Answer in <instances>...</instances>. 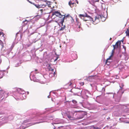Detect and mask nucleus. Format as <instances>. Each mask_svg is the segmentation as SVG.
<instances>
[{
	"instance_id": "1",
	"label": "nucleus",
	"mask_w": 129,
	"mask_h": 129,
	"mask_svg": "<svg viewBox=\"0 0 129 129\" xmlns=\"http://www.w3.org/2000/svg\"><path fill=\"white\" fill-rule=\"evenodd\" d=\"M36 120H38L39 121V122H35L33 124L39 123L46 121H47V119H46V117H43L42 115L38 117H36L34 118L33 119H31L25 120L24 121L23 123L25 124L27 122L34 121Z\"/></svg>"
},
{
	"instance_id": "2",
	"label": "nucleus",
	"mask_w": 129,
	"mask_h": 129,
	"mask_svg": "<svg viewBox=\"0 0 129 129\" xmlns=\"http://www.w3.org/2000/svg\"><path fill=\"white\" fill-rule=\"evenodd\" d=\"M16 93L15 96L22 100L25 99L26 98L25 91L21 88L17 89Z\"/></svg>"
},
{
	"instance_id": "3",
	"label": "nucleus",
	"mask_w": 129,
	"mask_h": 129,
	"mask_svg": "<svg viewBox=\"0 0 129 129\" xmlns=\"http://www.w3.org/2000/svg\"><path fill=\"white\" fill-rule=\"evenodd\" d=\"M62 115H66L69 119H73L74 114L73 112H67L62 110Z\"/></svg>"
},
{
	"instance_id": "4",
	"label": "nucleus",
	"mask_w": 129,
	"mask_h": 129,
	"mask_svg": "<svg viewBox=\"0 0 129 129\" xmlns=\"http://www.w3.org/2000/svg\"><path fill=\"white\" fill-rule=\"evenodd\" d=\"M119 85L120 88L117 92V95L119 99L124 92V91H122V89L124 85L123 83L121 82L119 84Z\"/></svg>"
},
{
	"instance_id": "5",
	"label": "nucleus",
	"mask_w": 129,
	"mask_h": 129,
	"mask_svg": "<svg viewBox=\"0 0 129 129\" xmlns=\"http://www.w3.org/2000/svg\"><path fill=\"white\" fill-rule=\"evenodd\" d=\"M79 17L81 19H84L85 17H87V19H84V20L86 21L87 20L92 21L93 23L94 22L93 18L89 16L87 14H86L85 15L82 14H80L79 15Z\"/></svg>"
},
{
	"instance_id": "6",
	"label": "nucleus",
	"mask_w": 129,
	"mask_h": 129,
	"mask_svg": "<svg viewBox=\"0 0 129 129\" xmlns=\"http://www.w3.org/2000/svg\"><path fill=\"white\" fill-rule=\"evenodd\" d=\"M83 92L84 93L86 96L88 97H90V96L91 95L90 92L88 90H81V89H80V91L77 93V95L80 96L81 94V93Z\"/></svg>"
},
{
	"instance_id": "7",
	"label": "nucleus",
	"mask_w": 129,
	"mask_h": 129,
	"mask_svg": "<svg viewBox=\"0 0 129 129\" xmlns=\"http://www.w3.org/2000/svg\"><path fill=\"white\" fill-rule=\"evenodd\" d=\"M68 17V16L66 17L64 16L62 19H61V21L59 22V25L61 26V28L59 30V31H62L64 30L65 27V25H63V23L64 22V19L65 18H66Z\"/></svg>"
},
{
	"instance_id": "8",
	"label": "nucleus",
	"mask_w": 129,
	"mask_h": 129,
	"mask_svg": "<svg viewBox=\"0 0 129 129\" xmlns=\"http://www.w3.org/2000/svg\"><path fill=\"white\" fill-rule=\"evenodd\" d=\"M8 93L3 90L0 91V100H2L4 98H6L8 96Z\"/></svg>"
},
{
	"instance_id": "9",
	"label": "nucleus",
	"mask_w": 129,
	"mask_h": 129,
	"mask_svg": "<svg viewBox=\"0 0 129 129\" xmlns=\"http://www.w3.org/2000/svg\"><path fill=\"white\" fill-rule=\"evenodd\" d=\"M55 15L56 17H58L60 18L62 17L63 16L58 11H55L53 13L52 15V18L54 19L55 17H54V16Z\"/></svg>"
},
{
	"instance_id": "10",
	"label": "nucleus",
	"mask_w": 129,
	"mask_h": 129,
	"mask_svg": "<svg viewBox=\"0 0 129 129\" xmlns=\"http://www.w3.org/2000/svg\"><path fill=\"white\" fill-rule=\"evenodd\" d=\"M30 77L31 80H33L34 81L39 82L41 83H44L43 82H40V80L39 79H37L36 77H35L34 76H32L31 74L30 75Z\"/></svg>"
},
{
	"instance_id": "11",
	"label": "nucleus",
	"mask_w": 129,
	"mask_h": 129,
	"mask_svg": "<svg viewBox=\"0 0 129 129\" xmlns=\"http://www.w3.org/2000/svg\"><path fill=\"white\" fill-rule=\"evenodd\" d=\"M44 3L41 4L42 8H44L46 6H49L50 5V2L47 1H44Z\"/></svg>"
},
{
	"instance_id": "12",
	"label": "nucleus",
	"mask_w": 129,
	"mask_h": 129,
	"mask_svg": "<svg viewBox=\"0 0 129 129\" xmlns=\"http://www.w3.org/2000/svg\"><path fill=\"white\" fill-rule=\"evenodd\" d=\"M62 120L58 119H56L54 120L53 122L52 123V124L53 125L54 124H57L59 123H62Z\"/></svg>"
},
{
	"instance_id": "13",
	"label": "nucleus",
	"mask_w": 129,
	"mask_h": 129,
	"mask_svg": "<svg viewBox=\"0 0 129 129\" xmlns=\"http://www.w3.org/2000/svg\"><path fill=\"white\" fill-rule=\"evenodd\" d=\"M13 116L12 115H10L8 117L5 118L4 119L6 121V122H7V121H9L12 120H13Z\"/></svg>"
},
{
	"instance_id": "14",
	"label": "nucleus",
	"mask_w": 129,
	"mask_h": 129,
	"mask_svg": "<svg viewBox=\"0 0 129 129\" xmlns=\"http://www.w3.org/2000/svg\"><path fill=\"white\" fill-rule=\"evenodd\" d=\"M114 52L113 51V50H112V53H111V55L106 60V63H107V62H110L111 61V58L113 56V55Z\"/></svg>"
},
{
	"instance_id": "15",
	"label": "nucleus",
	"mask_w": 129,
	"mask_h": 129,
	"mask_svg": "<svg viewBox=\"0 0 129 129\" xmlns=\"http://www.w3.org/2000/svg\"><path fill=\"white\" fill-rule=\"evenodd\" d=\"M103 17L105 18V17L104 16H103L102 15H98L96 16L95 17V20H98V21H97V22H96V23L94 22V23H93L94 24H95L97 23V22H98L99 21V18H102Z\"/></svg>"
},
{
	"instance_id": "16",
	"label": "nucleus",
	"mask_w": 129,
	"mask_h": 129,
	"mask_svg": "<svg viewBox=\"0 0 129 129\" xmlns=\"http://www.w3.org/2000/svg\"><path fill=\"white\" fill-rule=\"evenodd\" d=\"M29 125L28 126H23V125H22L20 126V129H24L25 128L28 127L29 126L31 125L32 124L31 123L29 124Z\"/></svg>"
},
{
	"instance_id": "17",
	"label": "nucleus",
	"mask_w": 129,
	"mask_h": 129,
	"mask_svg": "<svg viewBox=\"0 0 129 129\" xmlns=\"http://www.w3.org/2000/svg\"><path fill=\"white\" fill-rule=\"evenodd\" d=\"M120 43H121L120 41H117L115 45H114V46H115V47H116V48H118L119 45H120Z\"/></svg>"
},
{
	"instance_id": "18",
	"label": "nucleus",
	"mask_w": 129,
	"mask_h": 129,
	"mask_svg": "<svg viewBox=\"0 0 129 129\" xmlns=\"http://www.w3.org/2000/svg\"><path fill=\"white\" fill-rule=\"evenodd\" d=\"M69 4L71 7H72L75 5L76 4L74 2H73L72 1H70L69 2Z\"/></svg>"
},
{
	"instance_id": "19",
	"label": "nucleus",
	"mask_w": 129,
	"mask_h": 129,
	"mask_svg": "<svg viewBox=\"0 0 129 129\" xmlns=\"http://www.w3.org/2000/svg\"><path fill=\"white\" fill-rule=\"evenodd\" d=\"M55 72H53L52 73H50L49 74V76L50 77H54L55 76Z\"/></svg>"
},
{
	"instance_id": "20",
	"label": "nucleus",
	"mask_w": 129,
	"mask_h": 129,
	"mask_svg": "<svg viewBox=\"0 0 129 129\" xmlns=\"http://www.w3.org/2000/svg\"><path fill=\"white\" fill-rule=\"evenodd\" d=\"M35 6L37 8H42V6L41 4L40 5H39L38 4L37 5H35Z\"/></svg>"
},
{
	"instance_id": "21",
	"label": "nucleus",
	"mask_w": 129,
	"mask_h": 129,
	"mask_svg": "<svg viewBox=\"0 0 129 129\" xmlns=\"http://www.w3.org/2000/svg\"><path fill=\"white\" fill-rule=\"evenodd\" d=\"M48 69L49 71H53V69L51 67V65L49 64V66L48 67Z\"/></svg>"
},
{
	"instance_id": "22",
	"label": "nucleus",
	"mask_w": 129,
	"mask_h": 129,
	"mask_svg": "<svg viewBox=\"0 0 129 129\" xmlns=\"http://www.w3.org/2000/svg\"><path fill=\"white\" fill-rule=\"evenodd\" d=\"M46 117V119H47H47H49L50 120H52L53 118L52 117V116H49V117Z\"/></svg>"
},
{
	"instance_id": "23",
	"label": "nucleus",
	"mask_w": 129,
	"mask_h": 129,
	"mask_svg": "<svg viewBox=\"0 0 129 129\" xmlns=\"http://www.w3.org/2000/svg\"><path fill=\"white\" fill-rule=\"evenodd\" d=\"M54 127L53 128V129H56V126H55V125H54ZM62 126L58 127H57V129H62Z\"/></svg>"
},
{
	"instance_id": "24",
	"label": "nucleus",
	"mask_w": 129,
	"mask_h": 129,
	"mask_svg": "<svg viewBox=\"0 0 129 129\" xmlns=\"http://www.w3.org/2000/svg\"><path fill=\"white\" fill-rule=\"evenodd\" d=\"M4 76L3 73L1 71L0 72V79L2 78Z\"/></svg>"
},
{
	"instance_id": "25",
	"label": "nucleus",
	"mask_w": 129,
	"mask_h": 129,
	"mask_svg": "<svg viewBox=\"0 0 129 129\" xmlns=\"http://www.w3.org/2000/svg\"><path fill=\"white\" fill-rule=\"evenodd\" d=\"M28 22V21L26 20H25V21H23V23H24L25 24H26Z\"/></svg>"
},
{
	"instance_id": "26",
	"label": "nucleus",
	"mask_w": 129,
	"mask_h": 129,
	"mask_svg": "<svg viewBox=\"0 0 129 129\" xmlns=\"http://www.w3.org/2000/svg\"><path fill=\"white\" fill-rule=\"evenodd\" d=\"M72 102L73 103L75 104H76L77 103L76 101L75 100H73L72 101Z\"/></svg>"
},
{
	"instance_id": "27",
	"label": "nucleus",
	"mask_w": 129,
	"mask_h": 129,
	"mask_svg": "<svg viewBox=\"0 0 129 129\" xmlns=\"http://www.w3.org/2000/svg\"><path fill=\"white\" fill-rule=\"evenodd\" d=\"M105 91V88L104 87H103L102 88V92H104Z\"/></svg>"
},
{
	"instance_id": "28",
	"label": "nucleus",
	"mask_w": 129,
	"mask_h": 129,
	"mask_svg": "<svg viewBox=\"0 0 129 129\" xmlns=\"http://www.w3.org/2000/svg\"><path fill=\"white\" fill-rule=\"evenodd\" d=\"M83 116H83V114H82V116L81 117H78V118L79 119H82V118H83Z\"/></svg>"
},
{
	"instance_id": "29",
	"label": "nucleus",
	"mask_w": 129,
	"mask_h": 129,
	"mask_svg": "<svg viewBox=\"0 0 129 129\" xmlns=\"http://www.w3.org/2000/svg\"><path fill=\"white\" fill-rule=\"evenodd\" d=\"M113 49L112 50H113V51L114 52L115 49L117 48L115 47V46H114V45H113Z\"/></svg>"
},
{
	"instance_id": "30",
	"label": "nucleus",
	"mask_w": 129,
	"mask_h": 129,
	"mask_svg": "<svg viewBox=\"0 0 129 129\" xmlns=\"http://www.w3.org/2000/svg\"><path fill=\"white\" fill-rule=\"evenodd\" d=\"M93 3H95L96 2H99V0H92Z\"/></svg>"
},
{
	"instance_id": "31",
	"label": "nucleus",
	"mask_w": 129,
	"mask_h": 129,
	"mask_svg": "<svg viewBox=\"0 0 129 129\" xmlns=\"http://www.w3.org/2000/svg\"><path fill=\"white\" fill-rule=\"evenodd\" d=\"M20 63H18L17 64H16L15 66L16 67H17L19 66L20 65Z\"/></svg>"
},
{
	"instance_id": "32",
	"label": "nucleus",
	"mask_w": 129,
	"mask_h": 129,
	"mask_svg": "<svg viewBox=\"0 0 129 129\" xmlns=\"http://www.w3.org/2000/svg\"><path fill=\"white\" fill-rule=\"evenodd\" d=\"M44 25H40V26L39 27H38L37 28V29L41 27H42L44 26Z\"/></svg>"
},
{
	"instance_id": "33",
	"label": "nucleus",
	"mask_w": 129,
	"mask_h": 129,
	"mask_svg": "<svg viewBox=\"0 0 129 129\" xmlns=\"http://www.w3.org/2000/svg\"><path fill=\"white\" fill-rule=\"evenodd\" d=\"M2 35L3 36L4 35V34L3 33H1L0 32V36Z\"/></svg>"
},
{
	"instance_id": "34",
	"label": "nucleus",
	"mask_w": 129,
	"mask_h": 129,
	"mask_svg": "<svg viewBox=\"0 0 129 129\" xmlns=\"http://www.w3.org/2000/svg\"><path fill=\"white\" fill-rule=\"evenodd\" d=\"M80 84L81 85H83L84 84V82H82L81 83H80Z\"/></svg>"
},
{
	"instance_id": "35",
	"label": "nucleus",
	"mask_w": 129,
	"mask_h": 129,
	"mask_svg": "<svg viewBox=\"0 0 129 129\" xmlns=\"http://www.w3.org/2000/svg\"><path fill=\"white\" fill-rule=\"evenodd\" d=\"M37 71V70H35V72H34V73H37V72H36V71Z\"/></svg>"
},
{
	"instance_id": "36",
	"label": "nucleus",
	"mask_w": 129,
	"mask_h": 129,
	"mask_svg": "<svg viewBox=\"0 0 129 129\" xmlns=\"http://www.w3.org/2000/svg\"><path fill=\"white\" fill-rule=\"evenodd\" d=\"M71 84H72V83H71V82H70V83H69V86H71Z\"/></svg>"
},
{
	"instance_id": "37",
	"label": "nucleus",
	"mask_w": 129,
	"mask_h": 129,
	"mask_svg": "<svg viewBox=\"0 0 129 129\" xmlns=\"http://www.w3.org/2000/svg\"><path fill=\"white\" fill-rule=\"evenodd\" d=\"M38 16H37L36 17H35V18H35V19H36V18H37V17H38Z\"/></svg>"
},
{
	"instance_id": "38",
	"label": "nucleus",
	"mask_w": 129,
	"mask_h": 129,
	"mask_svg": "<svg viewBox=\"0 0 129 129\" xmlns=\"http://www.w3.org/2000/svg\"><path fill=\"white\" fill-rule=\"evenodd\" d=\"M2 62V60L0 58V64Z\"/></svg>"
},
{
	"instance_id": "39",
	"label": "nucleus",
	"mask_w": 129,
	"mask_h": 129,
	"mask_svg": "<svg viewBox=\"0 0 129 129\" xmlns=\"http://www.w3.org/2000/svg\"><path fill=\"white\" fill-rule=\"evenodd\" d=\"M14 45L13 44L11 46V47H12V48H13V47H14Z\"/></svg>"
},
{
	"instance_id": "40",
	"label": "nucleus",
	"mask_w": 129,
	"mask_h": 129,
	"mask_svg": "<svg viewBox=\"0 0 129 129\" xmlns=\"http://www.w3.org/2000/svg\"><path fill=\"white\" fill-rule=\"evenodd\" d=\"M58 59V58H56L55 60V61L56 60H57V59Z\"/></svg>"
},
{
	"instance_id": "41",
	"label": "nucleus",
	"mask_w": 129,
	"mask_h": 129,
	"mask_svg": "<svg viewBox=\"0 0 129 129\" xmlns=\"http://www.w3.org/2000/svg\"><path fill=\"white\" fill-rule=\"evenodd\" d=\"M111 93L113 94L112 93H107V94H111Z\"/></svg>"
},
{
	"instance_id": "42",
	"label": "nucleus",
	"mask_w": 129,
	"mask_h": 129,
	"mask_svg": "<svg viewBox=\"0 0 129 129\" xmlns=\"http://www.w3.org/2000/svg\"><path fill=\"white\" fill-rule=\"evenodd\" d=\"M116 78H117V79L118 78V76H116Z\"/></svg>"
},
{
	"instance_id": "43",
	"label": "nucleus",
	"mask_w": 129,
	"mask_h": 129,
	"mask_svg": "<svg viewBox=\"0 0 129 129\" xmlns=\"http://www.w3.org/2000/svg\"><path fill=\"white\" fill-rule=\"evenodd\" d=\"M74 54H75V55L76 56V57H77L76 54L75 53Z\"/></svg>"
},
{
	"instance_id": "44",
	"label": "nucleus",
	"mask_w": 129,
	"mask_h": 129,
	"mask_svg": "<svg viewBox=\"0 0 129 129\" xmlns=\"http://www.w3.org/2000/svg\"><path fill=\"white\" fill-rule=\"evenodd\" d=\"M48 98H50V97H49V95L48 96Z\"/></svg>"
},
{
	"instance_id": "45",
	"label": "nucleus",
	"mask_w": 129,
	"mask_h": 129,
	"mask_svg": "<svg viewBox=\"0 0 129 129\" xmlns=\"http://www.w3.org/2000/svg\"><path fill=\"white\" fill-rule=\"evenodd\" d=\"M123 48H124V49H125V47L124 46H123Z\"/></svg>"
},
{
	"instance_id": "46",
	"label": "nucleus",
	"mask_w": 129,
	"mask_h": 129,
	"mask_svg": "<svg viewBox=\"0 0 129 129\" xmlns=\"http://www.w3.org/2000/svg\"><path fill=\"white\" fill-rule=\"evenodd\" d=\"M1 45H2V47H3V44H1Z\"/></svg>"
},
{
	"instance_id": "47",
	"label": "nucleus",
	"mask_w": 129,
	"mask_h": 129,
	"mask_svg": "<svg viewBox=\"0 0 129 129\" xmlns=\"http://www.w3.org/2000/svg\"><path fill=\"white\" fill-rule=\"evenodd\" d=\"M27 94H29V92H27Z\"/></svg>"
},
{
	"instance_id": "48",
	"label": "nucleus",
	"mask_w": 129,
	"mask_h": 129,
	"mask_svg": "<svg viewBox=\"0 0 129 129\" xmlns=\"http://www.w3.org/2000/svg\"><path fill=\"white\" fill-rule=\"evenodd\" d=\"M111 39H112L111 38H110V40H111Z\"/></svg>"
},
{
	"instance_id": "49",
	"label": "nucleus",
	"mask_w": 129,
	"mask_h": 129,
	"mask_svg": "<svg viewBox=\"0 0 129 129\" xmlns=\"http://www.w3.org/2000/svg\"><path fill=\"white\" fill-rule=\"evenodd\" d=\"M114 95L113 94V98H114Z\"/></svg>"
},
{
	"instance_id": "50",
	"label": "nucleus",
	"mask_w": 129,
	"mask_h": 129,
	"mask_svg": "<svg viewBox=\"0 0 129 129\" xmlns=\"http://www.w3.org/2000/svg\"><path fill=\"white\" fill-rule=\"evenodd\" d=\"M76 57H75V58H74V59H76Z\"/></svg>"
},
{
	"instance_id": "51",
	"label": "nucleus",
	"mask_w": 129,
	"mask_h": 129,
	"mask_svg": "<svg viewBox=\"0 0 129 129\" xmlns=\"http://www.w3.org/2000/svg\"><path fill=\"white\" fill-rule=\"evenodd\" d=\"M52 101H53V100L52 99Z\"/></svg>"
},
{
	"instance_id": "52",
	"label": "nucleus",
	"mask_w": 129,
	"mask_h": 129,
	"mask_svg": "<svg viewBox=\"0 0 129 129\" xmlns=\"http://www.w3.org/2000/svg\"><path fill=\"white\" fill-rule=\"evenodd\" d=\"M64 43L66 44V42H64Z\"/></svg>"
},
{
	"instance_id": "53",
	"label": "nucleus",
	"mask_w": 129,
	"mask_h": 129,
	"mask_svg": "<svg viewBox=\"0 0 129 129\" xmlns=\"http://www.w3.org/2000/svg\"><path fill=\"white\" fill-rule=\"evenodd\" d=\"M9 67L8 68H7V69H9Z\"/></svg>"
},
{
	"instance_id": "54",
	"label": "nucleus",
	"mask_w": 129,
	"mask_h": 129,
	"mask_svg": "<svg viewBox=\"0 0 129 129\" xmlns=\"http://www.w3.org/2000/svg\"><path fill=\"white\" fill-rule=\"evenodd\" d=\"M93 77H94V76H92V77L93 78Z\"/></svg>"
},
{
	"instance_id": "55",
	"label": "nucleus",
	"mask_w": 129,
	"mask_h": 129,
	"mask_svg": "<svg viewBox=\"0 0 129 129\" xmlns=\"http://www.w3.org/2000/svg\"><path fill=\"white\" fill-rule=\"evenodd\" d=\"M21 97H22V95H21Z\"/></svg>"
},
{
	"instance_id": "56",
	"label": "nucleus",
	"mask_w": 129,
	"mask_h": 129,
	"mask_svg": "<svg viewBox=\"0 0 129 129\" xmlns=\"http://www.w3.org/2000/svg\"><path fill=\"white\" fill-rule=\"evenodd\" d=\"M18 116H19V115H18Z\"/></svg>"
},
{
	"instance_id": "57",
	"label": "nucleus",
	"mask_w": 129,
	"mask_h": 129,
	"mask_svg": "<svg viewBox=\"0 0 129 129\" xmlns=\"http://www.w3.org/2000/svg\"><path fill=\"white\" fill-rule=\"evenodd\" d=\"M27 1H28V0H27Z\"/></svg>"
},
{
	"instance_id": "58",
	"label": "nucleus",
	"mask_w": 129,
	"mask_h": 129,
	"mask_svg": "<svg viewBox=\"0 0 129 129\" xmlns=\"http://www.w3.org/2000/svg\"><path fill=\"white\" fill-rule=\"evenodd\" d=\"M19 117L18 118V119H19Z\"/></svg>"
},
{
	"instance_id": "59",
	"label": "nucleus",
	"mask_w": 129,
	"mask_h": 129,
	"mask_svg": "<svg viewBox=\"0 0 129 129\" xmlns=\"http://www.w3.org/2000/svg\"><path fill=\"white\" fill-rule=\"evenodd\" d=\"M127 123H129V122H127Z\"/></svg>"
},
{
	"instance_id": "60",
	"label": "nucleus",
	"mask_w": 129,
	"mask_h": 129,
	"mask_svg": "<svg viewBox=\"0 0 129 129\" xmlns=\"http://www.w3.org/2000/svg\"><path fill=\"white\" fill-rule=\"evenodd\" d=\"M1 114V113H0V114Z\"/></svg>"
}]
</instances>
